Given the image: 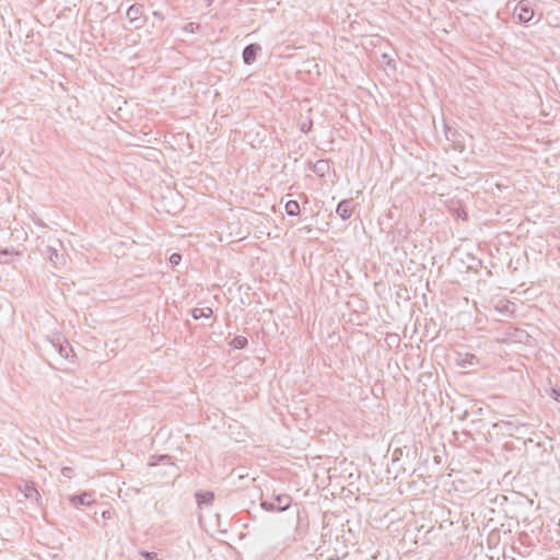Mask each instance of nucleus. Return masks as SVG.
Returning <instances> with one entry per match:
<instances>
[{
    "label": "nucleus",
    "instance_id": "nucleus-1",
    "mask_svg": "<svg viewBox=\"0 0 560 560\" xmlns=\"http://www.w3.org/2000/svg\"><path fill=\"white\" fill-rule=\"evenodd\" d=\"M417 455L418 452L415 446L405 445L404 447H397L393 452L390 467L396 474L408 471L413 474L415 468L412 464L416 460Z\"/></svg>",
    "mask_w": 560,
    "mask_h": 560
},
{
    "label": "nucleus",
    "instance_id": "nucleus-2",
    "mask_svg": "<svg viewBox=\"0 0 560 560\" xmlns=\"http://www.w3.org/2000/svg\"><path fill=\"white\" fill-rule=\"evenodd\" d=\"M292 504V498L287 493H272L270 498H262L260 506L267 512H283Z\"/></svg>",
    "mask_w": 560,
    "mask_h": 560
},
{
    "label": "nucleus",
    "instance_id": "nucleus-3",
    "mask_svg": "<svg viewBox=\"0 0 560 560\" xmlns=\"http://www.w3.org/2000/svg\"><path fill=\"white\" fill-rule=\"evenodd\" d=\"M126 16L135 30L142 28L148 21V18L144 15V7L140 3L130 5L127 9Z\"/></svg>",
    "mask_w": 560,
    "mask_h": 560
},
{
    "label": "nucleus",
    "instance_id": "nucleus-4",
    "mask_svg": "<svg viewBox=\"0 0 560 560\" xmlns=\"http://www.w3.org/2000/svg\"><path fill=\"white\" fill-rule=\"evenodd\" d=\"M513 15L518 19L521 23L529 22L534 16V10L530 7L529 0H521L513 9Z\"/></svg>",
    "mask_w": 560,
    "mask_h": 560
},
{
    "label": "nucleus",
    "instance_id": "nucleus-5",
    "mask_svg": "<svg viewBox=\"0 0 560 560\" xmlns=\"http://www.w3.org/2000/svg\"><path fill=\"white\" fill-rule=\"evenodd\" d=\"M261 50V47L259 44H249L247 46H245V48L243 49V52H242V58H243V61L245 65H252L257 56H258V52Z\"/></svg>",
    "mask_w": 560,
    "mask_h": 560
},
{
    "label": "nucleus",
    "instance_id": "nucleus-6",
    "mask_svg": "<svg viewBox=\"0 0 560 560\" xmlns=\"http://www.w3.org/2000/svg\"><path fill=\"white\" fill-rule=\"evenodd\" d=\"M19 488L27 500L35 501L36 503L40 500V494L34 482L23 481V485H20Z\"/></svg>",
    "mask_w": 560,
    "mask_h": 560
},
{
    "label": "nucleus",
    "instance_id": "nucleus-7",
    "mask_svg": "<svg viewBox=\"0 0 560 560\" xmlns=\"http://www.w3.org/2000/svg\"><path fill=\"white\" fill-rule=\"evenodd\" d=\"M336 213L342 219L348 220L353 213V202L351 199L341 200L336 208Z\"/></svg>",
    "mask_w": 560,
    "mask_h": 560
},
{
    "label": "nucleus",
    "instance_id": "nucleus-8",
    "mask_svg": "<svg viewBox=\"0 0 560 560\" xmlns=\"http://www.w3.org/2000/svg\"><path fill=\"white\" fill-rule=\"evenodd\" d=\"M69 501L72 505H91L94 503V494L92 492H82L79 494L70 495Z\"/></svg>",
    "mask_w": 560,
    "mask_h": 560
},
{
    "label": "nucleus",
    "instance_id": "nucleus-9",
    "mask_svg": "<svg viewBox=\"0 0 560 560\" xmlns=\"http://www.w3.org/2000/svg\"><path fill=\"white\" fill-rule=\"evenodd\" d=\"M479 363V359L472 353H458L457 365L464 369L476 366Z\"/></svg>",
    "mask_w": 560,
    "mask_h": 560
},
{
    "label": "nucleus",
    "instance_id": "nucleus-10",
    "mask_svg": "<svg viewBox=\"0 0 560 560\" xmlns=\"http://www.w3.org/2000/svg\"><path fill=\"white\" fill-rule=\"evenodd\" d=\"M195 498L199 508L208 506L214 501V493L212 491H197Z\"/></svg>",
    "mask_w": 560,
    "mask_h": 560
},
{
    "label": "nucleus",
    "instance_id": "nucleus-11",
    "mask_svg": "<svg viewBox=\"0 0 560 560\" xmlns=\"http://www.w3.org/2000/svg\"><path fill=\"white\" fill-rule=\"evenodd\" d=\"M330 170L329 162L327 160H318L314 163L312 171L319 177H324Z\"/></svg>",
    "mask_w": 560,
    "mask_h": 560
},
{
    "label": "nucleus",
    "instance_id": "nucleus-12",
    "mask_svg": "<svg viewBox=\"0 0 560 560\" xmlns=\"http://www.w3.org/2000/svg\"><path fill=\"white\" fill-rule=\"evenodd\" d=\"M14 256H20V253L9 248H0V264H10Z\"/></svg>",
    "mask_w": 560,
    "mask_h": 560
},
{
    "label": "nucleus",
    "instance_id": "nucleus-13",
    "mask_svg": "<svg viewBox=\"0 0 560 560\" xmlns=\"http://www.w3.org/2000/svg\"><path fill=\"white\" fill-rule=\"evenodd\" d=\"M46 256L47 258L55 265L57 266L62 259H63V255L62 254H59L58 250L51 246H47L46 248Z\"/></svg>",
    "mask_w": 560,
    "mask_h": 560
},
{
    "label": "nucleus",
    "instance_id": "nucleus-14",
    "mask_svg": "<svg viewBox=\"0 0 560 560\" xmlns=\"http://www.w3.org/2000/svg\"><path fill=\"white\" fill-rule=\"evenodd\" d=\"M213 314L210 307H196L191 311V315L195 319L209 318Z\"/></svg>",
    "mask_w": 560,
    "mask_h": 560
},
{
    "label": "nucleus",
    "instance_id": "nucleus-15",
    "mask_svg": "<svg viewBox=\"0 0 560 560\" xmlns=\"http://www.w3.org/2000/svg\"><path fill=\"white\" fill-rule=\"evenodd\" d=\"M300 205L296 200H289L285 203V212L289 217H296L300 213Z\"/></svg>",
    "mask_w": 560,
    "mask_h": 560
},
{
    "label": "nucleus",
    "instance_id": "nucleus-16",
    "mask_svg": "<svg viewBox=\"0 0 560 560\" xmlns=\"http://www.w3.org/2000/svg\"><path fill=\"white\" fill-rule=\"evenodd\" d=\"M52 345L57 349L60 357H62L65 359H69L70 353L72 352V349L67 341H65L63 343L59 342V343H52Z\"/></svg>",
    "mask_w": 560,
    "mask_h": 560
},
{
    "label": "nucleus",
    "instance_id": "nucleus-17",
    "mask_svg": "<svg viewBox=\"0 0 560 560\" xmlns=\"http://www.w3.org/2000/svg\"><path fill=\"white\" fill-rule=\"evenodd\" d=\"M248 343V340L245 336H235L231 342H230V346L233 348V349H244Z\"/></svg>",
    "mask_w": 560,
    "mask_h": 560
},
{
    "label": "nucleus",
    "instance_id": "nucleus-18",
    "mask_svg": "<svg viewBox=\"0 0 560 560\" xmlns=\"http://www.w3.org/2000/svg\"><path fill=\"white\" fill-rule=\"evenodd\" d=\"M511 331L506 334L508 338L510 339H513V340H521L522 339V336L525 334V331L523 329H518V328H512L510 327Z\"/></svg>",
    "mask_w": 560,
    "mask_h": 560
},
{
    "label": "nucleus",
    "instance_id": "nucleus-19",
    "mask_svg": "<svg viewBox=\"0 0 560 560\" xmlns=\"http://www.w3.org/2000/svg\"><path fill=\"white\" fill-rule=\"evenodd\" d=\"M511 306H514V304L510 303V302H500L497 306H495V310L500 313V314H504V313H508L510 312L511 310Z\"/></svg>",
    "mask_w": 560,
    "mask_h": 560
},
{
    "label": "nucleus",
    "instance_id": "nucleus-20",
    "mask_svg": "<svg viewBox=\"0 0 560 560\" xmlns=\"http://www.w3.org/2000/svg\"><path fill=\"white\" fill-rule=\"evenodd\" d=\"M200 28L199 24L197 23H194V22H189V23H186L184 26H183V32L185 33H196L198 32Z\"/></svg>",
    "mask_w": 560,
    "mask_h": 560
},
{
    "label": "nucleus",
    "instance_id": "nucleus-21",
    "mask_svg": "<svg viewBox=\"0 0 560 560\" xmlns=\"http://www.w3.org/2000/svg\"><path fill=\"white\" fill-rule=\"evenodd\" d=\"M140 555H141L145 560H160V559H159V555H158L156 552L142 550V551H140Z\"/></svg>",
    "mask_w": 560,
    "mask_h": 560
},
{
    "label": "nucleus",
    "instance_id": "nucleus-22",
    "mask_svg": "<svg viewBox=\"0 0 560 560\" xmlns=\"http://www.w3.org/2000/svg\"><path fill=\"white\" fill-rule=\"evenodd\" d=\"M168 260L173 266H177L182 261V255L179 253H174L170 256Z\"/></svg>",
    "mask_w": 560,
    "mask_h": 560
},
{
    "label": "nucleus",
    "instance_id": "nucleus-23",
    "mask_svg": "<svg viewBox=\"0 0 560 560\" xmlns=\"http://www.w3.org/2000/svg\"><path fill=\"white\" fill-rule=\"evenodd\" d=\"M61 474H62L65 477H67V478H72V476H73V468H71V467H63V468L61 469Z\"/></svg>",
    "mask_w": 560,
    "mask_h": 560
},
{
    "label": "nucleus",
    "instance_id": "nucleus-24",
    "mask_svg": "<svg viewBox=\"0 0 560 560\" xmlns=\"http://www.w3.org/2000/svg\"><path fill=\"white\" fill-rule=\"evenodd\" d=\"M312 125H313L312 121H310L308 124H302L300 127V130L304 133H307V132H310Z\"/></svg>",
    "mask_w": 560,
    "mask_h": 560
},
{
    "label": "nucleus",
    "instance_id": "nucleus-25",
    "mask_svg": "<svg viewBox=\"0 0 560 560\" xmlns=\"http://www.w3.org/2000/svg\"><path fill=\"white\" fill-rule=\"evenodd\" d=\"M551 396L555 400L560 401V389L552 388Z\"/></svg>",
    "mask_w": 560,
    "mask_h": 560
},
{
    "label": "nucleus",
    "instance_id": "nucleus-26",
    "mask_svg": "<svg viewBox=\"0 0 560 560\" xmlns=\"http://www.w3.org/2000/svg\"><path fill=\"white\" fill-rule=\"evenodd\" d=\"M152 15H153L155 19L160 20V21H164V20H165L164 14H163L162 12H160V11H153Z\"/></svg>",
    "mask_w": 560,
    "mask_h": 560
},
{
    "label": "nucleus",
    "instance_id": "nucleus-27",
    "mask_svg": "<svg viewBox=\"0 0 560 560\" xmlns=\"http://www.w3.org/2000/svg\"><path fill=\"white\" fill-rule=\"evenodd\" d=\"M456 213H457V217L462 218L463 220L468 219V215L464 210H457Z\"/></svg>",
    "mask_w": 560,
    "mask_h": 560
},
{
    "label": "nucleus",
    "instance_id": "nucleus-28",
    "mask_svg": "<svg viewBox=\"0 0 560 560\" xmlns=\"http://www.w3.org/2000/svg\"><path fill=\"white\" fill-rule=\"evenodd\" d=\"M448 132H451V129H450V128H448V129L446 130V132H445V136H446V138H447V139H450Z\"/></svg>",
    "mask_w": 560,
    "mask_h": 560
}]
</instances>
